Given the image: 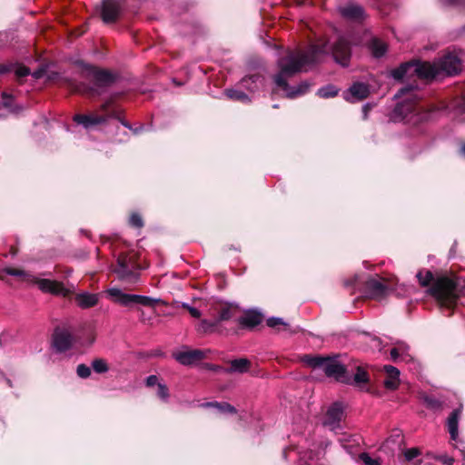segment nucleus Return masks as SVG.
I'll list each match as a JSON object with an SVG mask.
<instances>
[{"label":"nucleus","mask_w":465,"mask_h":465,"mask_svg":"<svg viewBox=\"0 0 465 465\" xmlns=\"http://www.w3.org/2000/svg\"><path fill=\"white\" fill-rule=\"evenodd\" d=\"M330 52L338 64L342 66L348 65L351 48L348 40L344 37L339 38L331 47L327 42L320 40L306 50H288L277 62L279 72L274 76L276 87L281 89L288 98H296L306 94L310 88L309 83L302 82L297 87H291L287 80L300 72L307 71L309 67L321 62Z\"/></svg>","instance_id":"1"},{"label":"nucleus","mask_w":465,"mask_h":465,"mask_svg":"<svg viewBox=\"0 0 465 465\" xmlns=\"http://www.w3.org/2000/svg\"><path fill=\"white\" fill-rule=\"evenodd\" d=\"M463 68H465V52L453 49L448 51L433 64L420 61L401 64L398 68L393 69L391 74L396 80L411 78L414 75L420 79H429L443 74L454 75Z\"/></svg>","instance_id":"2"},{"label":"nucleus","mask_w":465,"mask_h":465,"mask_svg":"<svg viewBox=\"0 0 465 465\" xmlns=\"http://www.w3.org/2000/svg\"><path fill=\"white\" fill-rule=\"evenodd\" d=\"M399 100L393 112V121H405L416 124L430 118V112L421 103V94L417 85H406L395 94Z\"/></svg>","instance_id":"3"},{"label":"nucleus","mask_w":465,"mask_h":465,"mask_svg":"<svg viewBox=\"0 0 465 465\" xmlns=\"http://www.w3.org/2000/svg\"><path fill=\"white\" fill-rule=\"evenodd\" d=\"M304 362L312 368L321 369L327 377L333 378L339 382H351L350 371L336 359L320 356H305Z\"/></svg>","instance_id":"4"},{"label":"nucleus","mask_w":465,"mask_h":465,"mask_svg":"<svg viewBox=\"0 0 465 465\" xmlns=\"http://www.w3.org/2000/svg\"><path fill=\"white\" fill-rule=\"evenodd\" d=\"M430 292L441 307L448 309L453 308L456 305L457 300L460 295L459 283L448 277L438 278L433 282Z\"/></svg>","instance_id":"5"},{"label":"nucleus","mask_w":465,"mask_h":465,"mask_svg":"<svg viewBox=\"0 0 465 465\" xmlns=\"http://www.w3.org/2000/svg\"><path fill=\"white\" fill-rule=\"evenodd\" d=\"M144 267L138 262L137 253L131 251L121 253L117 258V264L114 272L117 277L128 283H136L140 277V271Z\"/></svg>","instance_id":"6"},{"label":"nucleus","mask_w":465,"mask_h":465,"mask_svg":"<svg viewBox=\"0 0 465 465\" xmlns=\"http://www.w3.org/2000/svg\"><path fill=\"white\" fill-rule=\"evenodd\" d=\"M3 272H5L8 275H11V276L20 277L23 280L29 282H34V283L37 284L39 289L45 292H50L53 294H61L64 296L66 295V290L61 282H58L55 281H51L48 279H38V278L29 274L28 272H26L24 270L15 269V268H10V267L4 268Z\"/></svg>","instance_id":"7"},{"label":"nucleus","mask_w":465,"mask_h":465,"mask_svg":"<svg viewBox=\"0 0 465 465\" xmlns=\"http://www.w3.org/2000/svg\"><path fill=\"white\" fill-rule=\"evenodd\" d=\"M107 297L114 303L129 307L133 304L153 306L158 301L148 296L129 294L118 288H110L105 292Z\"/></svg>","instance_id":"8"},{"label":"nucleus","mask_w":465,"mask_h":465,"mask_svg":"<svg viewBox=\"0 0 465 465\" xmlns=\"http://www.w3.org/2000/svg\"><path fill=\"white\" fill-rule=\"evenodd\" d=\"M80 340L66 328H56L53 334V347L57 352L79 350Z\"/></svg>","instance_id":"9"},{"label":"nucleus","mask_w":465,"mask_h":465,"mask_svg":"<svg viewBox=\"0 0 465 465\" xmlns=\"http://www.w3.org/2000/svg\"><path fill=\"white\" fill-rule=\"evenodd\" d=\"M390 289L389 284L379 279L371 278L366 282L365 293L371 299L381 300L388 294Z\"/></svg>","instance_id":"10"},{"label":"nucleus","mask_w":465,"mask_h":465,"mask_svg":"<svg viewBox=\"0 0 465 465\" xmlns=\"http://www.w3.org/2000/svg\"><path fill=\"white\" fill-rule=\"evenodd\" d=\"M343 418V406L340 402H334L327 411L323 421L324 426H327L331 430H336L340 428V422Z\"/></svg>","instance_id":"11"},{"label":"nucleus","mask_w":465,"mask_h":465,"mask_svg":"<svg viewBox=\"0 0 465 465\" xmlns=\"http://www.w3.org/2000/svg\"><path fill=\"white\" fill-rule=\"evenodd\" d=\"M173 358L183 365H191L205 357V352L201 350L184 349L173 352Z\"/></svg>","instance_id":"12"},{"label":"nucleus","mask_w":465,"mask_h":465,"mask_svg":"<svg viewBox=\"0 0 465 465\" xmlns=\"http://www.w3.org/2000/svg\"><path fill=\"white\" fill-rule=\"evenodd\" d=\"M120 5L117 0H104L101 5V16L104 22H114L120 14Z\"/></svg>","instance_id":"13"},{"label":"nucleus","mask_w":465,"mask_h":465,"mask_svg":"<svg viewBox=\"0 0 465 465\" xmlns=\"http://www.w3.org/2000/svg\"><path fill=\"white\" fill-rule=\"evenodd\" d=\"M94 82L98 86H105L114 81V75L108 71L89 65V82Z\"/></svg>","instance_id":"14"},{"label":"nucleus","mask_w":465,"mask_h":465,"mask_svg":"<svg viewBox=\"0 0 465 465\" xmlns=\"http://www.w3.org/2000/svg\"><path fill=\"white\" fill-rule=\"evenodd\" d=\"M369 94V86L362 83H355L344 94V99L353 103L366 98Z\"/></svg>","instance_id":"15"},{"label":"nucleus","mask_w":465,"mask_h":465,"mask_svg":"<svg viewBox=\"0 0 465 465\" xmlns=\"http://www.w3.org/2000/svg\"><path fill=\"white\" fill-rule=\"evenodd\" d=\"M383 370L386 374L384 386L389 390H395L400 383L399 370L391 365H385Z\"/></svg>","instance_id":"16"},{"label":"nucleus","mask_w":465,"mask_h":465,"mask_svg":"<svg viewBox=\"0 0 465 465\" xmlns=\"http://www.w3.org/2000/svg\"><path fill=\"white\" fill-rule=\"evenodd\" d=\"M339 9L341 15L347 19L358 21L363 18V8L356 4H350Z\"/></svg>","instance_id":"17"},{"label":"nucleus","mask_w":465,"mask_h":465,"mask_svg":"<svg viewBox=\"0 0 465 465\" xmlns=\"http://www.w3.org/2000/svg\"><path fill=\"white\" fill-rule=\"evenodd\" d=\"M460 415V411L459 409L454 410L448 418L447 426L449 433L450 434V438L453 440H456L459 435L458 424L459 418Z\"/></svg>","instance_id":"18"},{"label":"nucleus","mask_w":465,"mask_h":465,"mask_svg":"<svg viewBox=\"0 0 465 465\" xmlns=\"http://www.w3.org/2000/svg\"><path fill=\"white\" fill-rule=\"evenodd\" d=\"M350 374L351 375V382L350 384L360 388L365 386L370 381L368 372L361 366H357L356 372L354 374L350 372Z\"/></svg>","instance_id":"19"},{"label":"nucleus","mask_w":465,"mask_h":465,"mask_svg":"<svg viewBox=\"0 0 465 465\" xmlns=\"http://www.w3.org/2000/svg\"><path fill=\"white\" fill-rule=\"evenodd\" d=\"M262 77L258 74L250 75L242 78L241 84L242 85L249 90L250 92H255L258 90L259 86L262 84Z\"/></svg>","instance_id":"20"},{"label":"nucleus","mask_w":465,"mask_h":465,"mask_svg":"<svg viewBox=\"0 0 465 465\" xmlns=\"http://www.w3.org/2000/svg\"><path fill=\"white\" fill-rule=\"evenodd\" d=\"M369 48L373 56L381 57L387 51V45L379 38H372L370 41Z\"/></svg>","instance_id":"21"},{"label":"nucleus","mask_w":465,"mask_h":465,"mask_svg":"<svg viewBox=\"0 0 465 465\" xmlns=\"http://www.w3.org/2000/svg\"><path fill=\"white\" fill-rule=\"evenodd\" d=\"M262 321V315L255 311H250L244 314L241 320V323L248 326L254 327L260 324Z\"/></svg>","instance_id":"22"},{"label":"nucleus","mask_w":465,"mask_h":465,"mask_svg":"<svg viewBox=\"0 0 465 465\" xmlns=\"http://www.w3.org/2000/svg\"><path fill=\"white\" fill-rule=\"evenodd\" d=\"M205 406L214 408L218 413H236L235 408L227 402H207Z\"/></svg>","instance_id":"23"},{"label":"nucleus","mask_w":465,"mask_h":465,"mask_svg":"<svg viewBox=\"0 0 465 465\" xmlns=\"http://www.w3.org/2000/svg\"><path fill=\"white\" fill-rule=\"evenodd\" d=\"M250 361L246 359H237L231 362L230 370L234 372H246L250 367Z\"/></svg>","instance_id":"24"},{"label":"nucleus","mask_w":465,"mask_h":465,"mask_svg":"<svg viewBox=\"0 0 465 465\" xmlns=\"http://www.w3.org/2000/svg\"><path fill=\"white\" fill-rule=\"evenodd\" d=\"M63 83L74 93L84 94L86 86L84 83H77L74 79L61 78Z\"/></svg>","instance_id":"25"},{"label":"nucleus","mask_w":465,"mask_h":465,"mask_svg":"<svg viewBox=\"0 0 465 465\" xmlns=\"http://www.w3.org/2000/svg\"><path fill=\"white\" fill-rule=\"evenodd\" d=\"M217 311L218 317L216 318V320L219 323L223 321H227L232 317V307L228 304H221Z\"/></svg>","instance_id":"26"},{"label":"nucleus","mask_w":465,"mask_h":465,"mask_svg":"<svg viewBox=\"0 0 465 465\" xmlns=\"http://www.w3.org/2000/svg\"><path fill=\"white\" fill-rule=\"evenodd\" d=\"M409 347L403 342H400L396 347L392 348L391 351V357L392 360L397 361V359L401 356L402 358L407 357V351Z\"/></svg>","instance_id":"27"},{"label":"nucleus","mask_w":465,"mask_h":465,"mask_svg":"<svg viewBox=\"0 0 465 465\" xmlns=\"http://www.w3.org/2000/svg\"><path fill=\"white\" fill-rule=\"evenodd\" d=\"M225 94L228 98L232 100L241 101L243 103L249 101L247 94L239 90L228 89L225 91Z\"/></svg>","instance_id":"28"},{"label":"nucleus","mask_w":465,"mask_h":465,"mask_svg":"<svg viewBox=\"0 0 465 465\" xmlns=\"http://www.w3.org/2000/svg\"><path fill=\"white\" fill-rule=\"evenodd\" d=\"M218 324L219 322L216 319L213 321L203 320L198 325V331L201 332H212Z\"/></svg>","instance_id":"29"},{"label":"nucleus","mask_w":465,"mask_h":465,"mask_svg":"<svg viewBox=\"0 0 465 465\" xmlns=\"http://www.w3.org/2000/svg\"><path fill=\"white\" fill-rule=\"evenodd\" d=\"M45 75L48 80L52 81H55L56 79L59 80L61 78L57 74L48 73L45 68H40L33 73V77L35 79L42 78Z\"/></svg>","instance_id":"30"},{"label":"nucleus","mask_w":465,"mask_h":465,"mask_svg":"<svg viewBox=\"0 0 465 465\" xmlns=\"http://www.w3.org/2000/svg\"><path fill=\"white\" fill-rule=\"evenodd\" d=\"M92 368L96 373H104L109 368L107 362L103 359H95L92 361Z\"/></svg>","instance_id":"31"},{"label":"nucleus","mask_w":465,"mask_h":465,"mask_svg":"<svg viewBox=\"0 0 465 465\" xmlns=\"http://www.w3.org/2000/svg\"><path fill=\"white\" fill-rule=\"evenodd\" d=\"M338 94V90L333 85H327L320 88L317 94L322 98H331Z\"/></svg>","instance_id":"32"},{"label":"nucleus","mask_w":465,"mask_h":465,"mask_svg":"<svg viewBox=\"0 0 465 465\" xmlns=\"http://www.w3.org/2000/svg\"><path fill=\"white\" fill-rule=\"evenodd\" d=\"M417 278L421 285L426 286L432 282L434 280L433 274L430 271L420 272L417 274Z\"/></svg>","instance_id":"33"},{"label":"nucleus","mask_w":465,"mask_h":465,"mask_svg":"<svg viewBox=\"0 0 465 465\" xmlns=\"http://www.w3.org/2000/svg\"><path fill=\"white\" fill-rule=\"evenodd\" d=\"M2 104L8 111L15 113L16 110L13 107V97L5 93L2 94Z\"/></svg>","instance_id":"34"},{"label":"nucleus","mask_w":465,"mask_h":465,"mask_svg":"<svg viewBox=\"0 0 465 465\" xmlns=\"http://www.w3.org/2000/svg\"><path fill=\"white\" fill-rule=\"evenodd\" d=\"M406 460L411 461L420 455V450L418 448L407 449L403 452Z\"/></svg>","instance_id":"35"},{"label":"nucleus","mask_w":465,"mask_h":465,"mask_svg":"<svg viewBox=\"0 0 465 465\" xmlns=\"http://www.w3.org/2000/svg\"><path fill=\"white\" fill-rule=\"evenodd\" d=\"M267 325L271 328H280L287 326V323L283 322L282 318L272 317L267 320Z\"/></svg>","instance_id":"36"},{"label":"nucleus","mask_w":465,"mask_h":465,"mask_svg":"<svg viewBox=\"0 0 465 465\" xmlns=\"http://www.w3.org/2000/svg\"><path fill=\"white\" fill-rule=\"evenodd\" d=\"M129 223L136 228H141L143 226V222L141 215L136 213L131 214Z\"/></svg>","instance_id":"37"},{"label":"nucleus","mask_w":465,"mask_h":465,"mask_svg":"<svg viewBox=\"0 0 465 465\" xmlns=\"http://www.w3.org/2000/svg\"><path fill=\"white\" fill-rule=\"evenodd\" d=\"M14 72L17 79H21L30 74V70L23 65H16L14 67Z\"/></svg>","instance_id":"38"},{"label":"nucleus","mask_w":465,"mask_h":465,"mask_svg":"<svg viewBox=\"0 0 465 465\" xmlns=\"http://www.w3.org/2000/svg\"><path fill=\"white\" fill-rule=\"evenodd\" d=\"M360 459L365 465H380L379 460L371 458L368 453H361Z\"/></svg>","instance_id":"39"},{"label":"nucleus","mask_w":465,"mask_h":465,"mask_svg":"<svg viewBox=\"0 0 465 465\" xmlns=\"http://www.w3.org/2000/svg\"><path fill=\"white\" fill-rule=\"evenodd\" d=\"M156 393H157V396L163 401H166L169 397V391H168L167 387L162 383L158 384Z\"/></svg>","instance_id":"40"},{"label":"nucleus","mask_w":465,"mask_h":465,"mask_svg":"<svg viewBox=\"0 0 465 465\" xmlns=\"http://www.w3.org/2000/svg\"><path fill=\"white\" fill-rule=\"evenodd\" d=\"M182 306H183V308L186 309L189 312V313L191 314L192 317H193V318H200L201 317L202 314H201V312L198 309H196L194 307H192V306H190L187 303H183Z\"/></svg>","instance_id":"41"},{"label":"nucleus","mask_w":465,"mask_h":465,"mask_svg":"<svg viewBox=\"0 0 465 465\" xmlns=\"http://www.w3.org/2000/svg\"><path fill=\"white\" fill-rule=\"evenodd\" d=\"M75 301L77 302V304L83 308V309H85L87 308V294L85 293H83L81 295H77L75 297Z\"/></svg>","instance_id":"42"},{"label":"nucleus","mask_w":465,"mask_h":465,"mask_svg":"<svg viewBox=\"0 0 465 465\" xmlns=\"http://www.w3.org/2000/svg\"><path fill=\"white\" fill-rule=\"evenodd\" d=\"M74 120L78 124H82L84 127L87 128V115L86 114H76L74 117Z\"/></svg>","instance_id":"43"},{"label":"nucleus","mask_w":465,"mask_h":465,"mask_svg":"<svg viewBox=\"0 0 465 465\" xmlns=\"http://www.w3.org/2000/svg\"><path fill=\"white\" fill-rule=\"evenodd\" d=\"M104 121H105L104 117H96V116L89 114V119H88L89 126L101 124Z\"/></svg>","instance_id":"44"},{"label":"nucleus","mask_w":465,"mask_h":465,"mask_svg":"<svg viewBox=\"0 0 465 465\" xmlns=\"http://www.w3.org/2000/svg\"><path fill=\"white\" fill-rule=\"evenodd\" d=\"M74 64L82 72L83 76L84 77V74L87 71V66H86L85 63L84 61L77 59V60L74 61Z\"/></svg>","instance_id":"45"},{"label":"nucleus","mask_w":465,"mask_h":465,"mask_svg":"<svg viewBox=\"0 0 465 465\" xmlns=\"http://www.w3.org/2000/svg\"><path fill=\"white\" fill-rule=\"evenodd\" d=\"M77 374L81 378H87V366L85 364H80L77 367Z\"/></svg>","instance_id":"46"},{"label":"nucleus","mask_w":465,"mask_h":465,"mask_svg":"<svg viewBox=\"0 0 465 465\" xmlns=\"http://www.w3.org/2000/svg\"><path fill=\"white\" fill-rule=\"evenodd\" d=\"M159 382H158V378L157 376L155 375H151L149 377H147L146 379V385L148 387H153L154 385H157L158 386Z\"/></svg>","instance_id":"47"},{"label":"nucleus","mask_w":465,"mask_h":465,"mask_svg":"<svg viewBox=\"0 0 465 465\" xmlns=\"http://www.w3.org/2000/svg\"><path fill=\"white\" fill-rule=\"evenodd\" d=\"M99 294L89 293V307L95 305L98 302Z\"/></svg>","instance_id":"48"},{"label":"nucleus","mask_w":465,"mask_h":465,"mask_svg":"<svg viewBox=\"0 0 465 465\" xmlns=\"http://www.w3.org/2000/svg\"><path fill=\"white\" fill-rule=\"evenodd\" d=\"M449 4L450 5H465V0H446Z\"/></svg>","instance_id":"49"},{"label":"nucleus","mask_w":465,"mask_h":465,"mask_svg":"<svg viewBox=\"0 0 465 465\" xmlns=\"http://www.w3.org/2000/svg\"><path fill=\"white\" fill-rule=\"evenodd\" d=\"M443 461L448 464V465H452L453 464V459L452 458H450V457H445L443 459Z\"/></svg>","instance_id":"50"},{"label":"nucleus","mask_w":465,"mask_h":465,"mask_svg":"<svg viewBox=\"0 0 465 465\" xmlns=\"http://www.w3.org/2000/svg\"><path fill=\"white\" fill-rule=\"evenodd\" d=\"M107 114H108V116H110V117H118V116L116 115V112H114H114H109V113H107Z\"/></svg>","instance_id":"51"},{"label":"nucleus","mask_w":465,"mask_h":465,"mask_svg":"<svg viewBox=\"0 0 465 465\" xmlns=\"http://www.w3.org/2000/svg\"><path fill=\"white\" fill-rule=\"evenodd\" d=\"M8 69L5 67V66H0V74L1 73H4V72H6Z\"/></svg>","instance_id":"52"},{"label":"nucleus","mask_w":465,"mask_h":465,"mask_svg":"<svg viewBox=\"0 0 465 465\" xmlns=\"http://www.w3.org/2000/svg\"><path fill=\"white\" fill-rule=\"evenodd\" d=\"M460 152L463 155H465V143L461 146Z\"/></svg>","instance_id":"53"},{"label":"nucleus","mask_w":465,"mask_h":465,"mask_svg":"<svg viewBox=\"0 0 465 465\" xmlns=\"http://www.w3.org/2000/svg\"><path fill=\"white\" fill-rule=\"evenodd\" d=\"M367 111H368V105H364L363 106V112H364V115L366 116L367 114Z\"/></svg>","instance_id":"54"},{"label":"nucleus","mask_w":465,"mask_h":465,"mask_svg":"<svg viewBox=\"0 0 465 465\" xmlns=\"http://www.w3.org/2000/svg\"><path fill=\"white\" fill-rule=\"evenodd\" d=\"M121 123L123 124V125L129 127L128 124L126 123H124V121H121Z\"/></svg>","instance_id":"55"},{"label":"nucleus","mask_w":465,"mask_h":465,"mask_svg":"<svg viewBox=\"0 0 465 465\" xmlns=\"http://www.w3.org/2000/svg\"><path fill=\"white\" fill-rule=\"evenodd\" d=\"M299 4L304 3L306 0H297Z\"/></svg>","instance_id":"56"},{"label":"nucleus","mask_w":465,"mask_h":465,"mask_svg":"<svg viewBox=\"0 0 465 465\" xmlns=\"http://www.w3.org/2000/svg\"><path fill=\"white\" fill-rule=\"evenodd\" d=\"M463 104H465V99H464V102H463Z\"/></svg>","instance_id":"57"}]
</instances>
